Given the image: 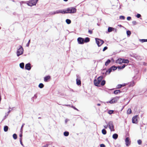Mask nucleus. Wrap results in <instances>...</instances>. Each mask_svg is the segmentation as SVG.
<instances>
[{
    "mask_svg": "<svg viewBox=\"0 0 147 147\" xmlns=\"http://www.w3.org/2000/svg\"><path fill=\"white\" fill-rule=\"evenodd\" d=\"M103 78L102 76H100L98 77L96 79H95L94 81V85L97 86H100V83Z\"/></svg>",
    "mask_w": 147,
    "mask_h": 147,
    "instance_id": "nucleus-1",
    "label": "nucleus"
},
{
    "mask_svg": "<svg viewBox=\"0 0 147 147\" xmlns=\"http://www.w3.org/2000/svg\"><path fill=\"white\" fill-rule=\"evenodd\" d=\"M76 9L73 7L68 8L65 10V13H75L76 12Z\"/></svg>",
    "mask_w": 147,
    "mask_h": 147,
    "instance_id": "nucleus-2",
    "label": "nucleus"
},
{
    "mask_svg": "<svg viewBox=\"0 0 147 147\" xmlns=\"http://www.w3.org/2000/svg\"><path fill=\"white\" fill-rule=\"evenodd\" d=\"M119 97H120L119 96H116L113 97L110 101L107 102L106 103H109L111 104L116 103L119 99Z\"/></svg>",
    "mask_w": 147,
    "mask_h": 147,
    "instance_id": "nucleus-3",
    "label": "nucleus"
},
{
    "mask_svg": "<svg viewBox=\"0 0 147 147\" xmlns=\"http://www.w3.org/2000/svg\"><path fill=\"white\" fill-rule=\"evenodd\" d=\"M23 51L24 50L22 47L21 45L19 46V49H18L17 52V56H19L20 55H22L23 53Z\"/></svg>",
    "mask_w": 147,
    "mask_h": 147,
    "instance_id": "nucleus-4",
    "label": "nucleus"
},
{
    "mask_svg": "<svg viewBox=\"0 0 147 147\" xmlns=\"http://www.w3.org/2000/svg\"><path fill=\"white\" fill-rule=\"evenodd\" d=\"M38 0H31L28 1L27 5L29 6H32L36 5Z\"/></svg>",
    "mask_w": 147,
    "mask_h": 147,
    "instance_id": "nucleus-5",
    "label": "nucleus"
},
{
    "mask_svg": "<svg viewBox=\"0 0 147 147\" xmlns=\"http://www.w3.org/2000/svg\"><path fill=\"white\" fill-rule=\"evenodd\" d=\"M96 42L98 47H100L104 43V41L98 38H95Z\"/></svg>",
    "mask_w": 147,
    "mask_h": 147,
    "instance_id": "nucleus-6",
    "label": "nucleus"
},
{
    "mask_svg": "<svg viewBox=\"0 0 147 147\" xmlns=\"http://www.w3.org/2000/svg\"><path fill=\"white\" fill-rule=\"evenodd\" d=\"M108 125L111 131H114V126L113 124V123L112 121H109V122Z\"/></svg>",
    "mask_w": 147,
    "mask_h": 147,
    "instance_id": "nucleus-7",
    "label": "nucleus"
},
{
    "mask_svg": "<svg viewBox=\"0 0 147 147\" xmlns=\"http://www.w3.org/2000/svg\"><path fill=\"white\" fill-rule=\"evenodd\" d=\"M78 43L80 44H83L84 43V39L81 37H79L77 39Z\"/></svg>",
    "mask_w": 147,
    "mask_h": 147,
    "instance_id": "nucleus-8",
    "label": "nucleus"
},
{
    "mask_svg": "<svg viewBox=\"0 0 147 147\" xmlns=\"http://www.w3.org/2000/svg\"><path fill=\"white\" fill-rule=\"evenodd\" d=\"M112 31H114L115 32H117V29L111 27H109L108 28V31L109 32H110Z\"/></svg>",
    "mask_w": 147,
    "mask_h": 147,
    "instance_id": "nucleus-9",
    "label": "nucleus"
},
{
    "mask_svg": "<svg viewBox=\"0 0 147 147\" xmlns=\"http://www.w3.org/2000/svg\"><path fill=\"white\" fill-rule=\"evenodd\" d=\"M138 116L136 115L132 119V122L133 123H137Z\"/></svg>",
    "mask_w": 147,
    "mask_h": 147,
    "instance_id": "nucleus-10",
    "label": "nucleus"
},
{
    "mask_svg": "<svg viewBox=\"0 0 147 147\" xmlns=\"http://www.w3.org/2000/svg\"><path fill=\"white\" fill-rule=\"evenodd\" d=\"M125 144L126 146H129L130 144V141L129 138H126L125 140Z\"/></svg>",
    "mask_w": 147,
    "mask_h": 147,
    "instance_id": "nucleus-11",
    "label": "nucleus"
},
{
    "mask_svg": "<svg viewBox=\"0 0 147 147\" xmlns=\"http://www.w3.org/2000/svg\"><path fill=\"white\" fill-rule=\"evenodd\" d=\"M76 84L78 85H80L81 84V82L80 78L79 77L77 76V78L76 80Z\"/></svg>",
    "mask_w": 147,
    "mask_h": 147,
    "instance_id": "nucleus-12",
    "label": "nucleus"
},
{
    "mask_svg": "<svg viewBox=\"0 0 147 147\" xmlns=\"http://www.w3.org/2000/svg\"><path fill=\"white\" fill-rule=\"evenodd\" d=\"M64 13V10H58L56 11L55 12L53 13V14H55L56 13Z\"/></svg>",
    "mask_w": 147,
    "mask_h": 147,
    "instance_id": "nucleus-13",
    "label": "nucleus"
},
{
    "mask_svg": "<svg viewBox=\"0 0 147 147\" xmlns=\"http://www.w3.org/2000/svg\"><path fill=\"white\" fill-rule=\"evenodd\" d=\"M25 68L26 69L30 70L31 68L30 63H28L25 65Z\"/></svg>",
    "mask_w": 147,
    "mask_h": 147,
    "instance_id": "nucleus-14",
    "label": "nucleus"
},
{
    "mask_svg": "<svg viewBox=\"0 0 147 147\" xmlns=\"http://www.w3.org/2000/svg\"><path fill=\"white\" fill-rule=\"evenodd\" d=\"M51 79V77L49 76H45L44 78V80L45 82H47Z\"/></svg>",
    "mask_w": 147,
    "mask_h": 147,
    "instance_id": "nucleus-15",
    "label": "nucleus"
},
{
    "mask_svg": "<svg viewBox=\"0 0 147 147\" xmlns=\"http://www.w3.org/2000/svg\"><path fill=\"white\" fill-rule=\"evenodd\" d=\"M123 59H119L117 60L116 61V63H119V64H121L123 63Z\"/></svg>",
    "mask_w": 147,
    "mask_h": 147,
    "instance_id": "nucleus-16",
    "label": "nucleus"
},
{
    "mask_svg": "<svg viewBox=\"0 0 147 147\" xmlns=\"http://www.w3.org/2000/svg\"><path fill=\"white\" fill-rule=\"evenodd\" d=\"M126 84H118L117 86V88H119L122 87H124L126 85Z\"/></svg>",
    "mask_w": 147,
    "mask_h": 147,
    "instance_id": "nucleus-17",
    "label": "nucleus"
},
{
    "mask_svg": "<svg viewBox=\"0 0 147 147\" xmlns=\"http://www.w3.org/2000/svg\"><path fill=\"white\" fill-rule=\"evenodd\" d=\"M118 137V135L116 134H115L113 135L112 137L115 140Z\"/></svg>",
    "mask_w": 147,
    "mask_h": 147,
    "instance_id": "nucleus-18",
    "label": "nucleus"
},
{
    "mask_svg": "<svg viewBox=\"0 0 147 147\" xmlns=\"http://www.w3.org/2000/svg\"><path fill=\"white\" fill-rule=\"evenodd\" d=\"M89 41L90 38L88 37H86L84 39V42H89Z\"/></svg>",
    "mask_w": 147,
    "mask_h": 147,
    "instance_id": "nucleus-19",
    "label": "nucleus"
},
{
    "mask_svg": "<svg viewBox=\"0 0 147 147\" xmlns=\"http://www.w3.org/2000/svg\"><path fill=\"white\" fill-rule=\"evenodd\" d=\"M123 63H129V61L127 59H123Z\"/></svg>",
    "mask_w": 147,
    "mask_h": 147,
    "instance_id": "nucleus-20",
    "label": "nucleus"
},
{
    "mask_svg": "<svg viewBox=\"0 0 147 147\" xmlns=\"http://www.w3.org/2000/svg\"><path fill=\"white\" fill-rule=\"evenodd\" d=\"M24 63H22L20 64V67L22 69H23L24 67Z\"/></svg>",
    "mask_w": 147,
    "mask_h": 147,
    "instance_id": "nucleus-21",
    "label": "nucleus"
},
{
    "mask_svg": "<svg viewBox=\"0 0 147 147\" xmlns=\"http://www.w3.org/2000/svg\"><path fill=\"white\" fill-rule=\"evenodd\" d=\"M8 129V127L7 126H4V130L6 132L7 131Z\"/></svg>",
    "mask_w": 147,
    "mask_h": 147,
    "instance_id": "nucleus-22",
    "label": "nucleus"
},
{
    "mask_svg": "<svg viewBox=\"0 0 147 147\" xmlns=\"http://www.w3.org/2000/svg\"><path fill=\"white\" fill-rule=\"evenodd\" d=\"M120 92L119 90H116L114 91V93L115 94H117L118 93H120Z\"/></svg>",
    "mask_w": 147,
    "mask_h": 147,
    "instance_id": "nucleus-23",
    "label": "nucleus"
},
{
    "mask_svg": "<svg viewBox=\"0 0 147 147\" xmlns=\"http://www.w3.org/2000/svg\"><path fill=\"white\" fill-rule=\"evenodd\" d=\"M102 132L104 135H105L107 133L106 131L104 129H103L102 130Z\"/></svg>",
    "mask_w": 147,
    "mask_h": 147,
    "instance_id": "nucleus-24",
    "label": "nucleus"
},
{
    "mask_svg": "<svg viewBox=\"0 0 147 147\" xmlns=\"http://www.w3.org/2000/svg\"><path fill=\"white\" fill-rule=\"evenodd\" d=\"M66 22L68 24H69L71 23V21L70 20L67 19L66 20Z\"/></svg>",
    "mask_w": 147,
    "mask_h": 147,
    "instance_id": "nucleus-25",
    "label": "nucleus"
},
{
    "mask_svg": "<svg viewBox=\"0 0 147 147\" xmlns=\"http://www.w3.org/2000/svg\"><path fill=\"white\" fill-rule=\"evenodd\" d=\"M111 61L109 59H108L107 61L105 63V65L107 66L108 65L109 63H110Z\"/></svg>",
    "mask_w": 147,
    "mask_h": 147,
    "instance_id": "nucleus-26",
    "label": "nucleus"
},
{
    "mask_svg": "<svg viewBox=\"0 0 147 147\" xmlns=\"http://www.w3.org/2000/svg\"><path fill=\"white\" fill-rule=\"evenodd\" d=\"M111 68L112 70H113V71L116 70L117 69V67H116L114 66L112 67H111Z\"/></svg>",
    "mask_w": 147,
    "mask_h": 147,
    "instance_id": "nucleus-27",
    "label": "nucleus"
},
{
    "mask_svg": "<svg viewBox=\"0 0 147 147\" xmlns=\"http://www.w3.org/2000/svg\"><path fill=\"white\" fill-rule=\"evenodd\" d=\"M44 85L42 83H40L39 84L38 86L40 88H42L44 87Z\"/></svg>",
    "mask_w": 147,
    "mask_h": 147,
    "instance_id": "nucleus-28",
    "label": "nucleus"
},
{
    "mask_svg": "<svg viewBox=\"0 0 147 147\" xmlns=\"http://www.w3.org/2000/svg\"><path fill=\"white\" fill-rule=\"evenodd\" d=\"M105 81L104 80H102V82H101V83H100V85H101V86H103L105 84Z\"/></svg>",
    "mask_w": 147,
    "mask_h": 147,
    "instance_id": "nucleus-29",
    "label": "nucleus"
},
{
    "mask_svg": "<svg viewBox=\"0 0 147 147\" xmlns=\"http://www.w3.org/2000/svg\"><path fill=\"white\" fill-rule=\"evenodd\" d=\"M131 113V110L130 109H128L127 113L128 114H130Z\"/></svg>",
    "mask_w": 147,
    "mask_h": 147,
    "instance_id": "nucleus-30",
    "label": "nucleus"
},
{
    "mask_svg": "<svg viewBox=\"0 0 147 147\" xmlns=\"http://www.w3.org/2000/svg\"><path fill=\"white\" fill-rule=\"evenodd\" d=\"M112 71L111 68H110L107 71V73L109 74Z\"/></svg>",
    "mask_w": 147,
    "mask_h": 147,
    "instance_id": "nucleus-31",
    "label": "nucleus"
},
{
    "mask_svg": "<svg viewBox=\"0 0 147 147\" xmlns=\"http://www.w3.org/2000/svg\"><path fill=\"white\" fill-rule=\"evenodd\" d=\"M25 125V124L24 123H23L22 124V126H21V129H20V132H21V133H22V131H23V127L24 126V125Z\"/></svg>",
    "mask_w": 147,
    "mask_h": 147,
    "instance_id": "nucleus-32",
    "label": "nucleus"
},
{
    "mask_svg": "<svg viewBox=\"0 0 147 147\" xmlns=\"http://www.w3.org/2000/svg\"><path fill=\"white\" fill-rule=\"evenodd\" d=\"M140 41L142 42H147V39H140Z\"/></svg>",
    "mask_w": 147,
    "mask_h": 147,
    "instance_id": "nucleus-33",
    "label": "nucleus"
},
{
    "mask_svg": "<svg viewBox=\"0 0 147 147\" xmlns=\"http://www.w3.org/2000/svg\"><path fill=\"white\" fill-rule=\"evenodd\" d=\"M13 138L14 139H16L17 138V135L16 134H14L13 135Z\"/></svg>",
    "mask_w": 147,
    "mask_h": 147,
    "instance_id": "nucleus-34",
    "label": "nucleus"
},
{
    "mask_svg": "<svg viewBox=\"0 0 147 147\" xmlns=\"http://www.w3.org/2000/svg\"><path fill=\"white\" fill-rule=\"evenodd\" d=\"M131 34V32L130 31L128 30L127 31V34L128 36H129Z\"/></svg>",
    "mask_w": 147,
    "mask_h": 147,
    "instance_id": "nucleus-35",
    "label": "nucleus"
},
{
    "mask_svg": "<svg viewBox=\"0 0 147 147\" xmlns=\"http://www.w3.org/2000/svg\"><path fill=\"white\" fill-rule=\"evenodd\" d=\"M114 112L113 110H109L108 111V113L109 114H112Z\"/></svg>",
    "mask_w": 147,
    "mask_h": 147,
    "instance_id": "nucleus-36",
    "label": "nucleus"
},
{
    "mask_svg": "<svg viewBox=\"0 0 147 147\" xmlns=\"http://www.w3.org/2000/svg\"><path fill=\"white\" fill-rule=\"evenodd\" d=\"M137 142L138 144L140 145L142 143V141L140 140H138Z\"/></svg>",
    "mask_w": 147,
    "mask_h": 147,
    "instance_id": "nucleus-37",
    "label": "nucleus"
},
{
    "mask_svg": "<svg viewBox=\"0 0 147 147\" xmlns=\"http://www.w3.org/2000/svg\"><path fill=\"white\" fill-rule=\"evenodd\" d=\"M119 18L120 19H122L123 20H124L125 19V17L124 16H120L119 17Z\"/></svg>",
    "mask_w": 147,
    "mask_h": 147,
    "instance_id": "nucleus-38",
    "label": "nucleus"
},
{
    "mask_svg": "<svg viewBox=\"0 0 147 147\" xmlns=\"http://www.w3.org/2000/svg\"><path fill=\"white\" fill-rule=\"evenodd\" d=\"M69 134V133L68 131H65V136H67Z\"/></svg>",
    "mask_w": 147,
    "mask_h": 147,
    "instance_id": "nucleus-39",
    "label": "nucleus"
},
{
    "mask_svg": "<svg viewBox=\"0 0 147 147\" xmlns=\"http://www.w3.org/2000/svg\"><path fill=\"white\" fill-rule=\"evenodd\" d=\"M141 16L140 14H138L136 16V17L138 18H140Z\"/></svg>",
    "mask_w": 147,
    "mask_h": 147,
    "instance_id": "nucleus-40",
    "label": "nucleus"
},
{
    "mask_svg": "<svg viewBox=\"0 0 147 147\" xmlns=\"http://www.w3.org/2000/svg\"><path fill=\"white\" fill-rule=\"evenodd\" d=\"M108 48L107 47H105L103 49V51H105L106 49H107Z\"/></svg>",
    "mask_w": 147,
    "mask_h": 147,
    "instance_id": "nucleus-41",
    "label": "nucleus"
},
{
    "mask_svg": "<svg viewBox=\"0 0 147 147\" xmlns=\"http://www.w3.org/2000/svg\"><path fill=\"white\" fill-rule=\"evenodd\" d=\"M30 40H29L28 43L26 45V46L27 47H28L29 46V44H30Z\"/></svg>",
    "mask_w": 147,
    "mask_h": 147,
    "instance_id": "nucleus-42",
    "label": "nucleus"
},
{
    "mask_svg": "<svg viewBox=\"0 0 147 147\" xmlns=\"http://www.w3.org/2000/svg\"><path fill=\"white\" fill-rule=\"evenodd\" d=\"M132 24L135 25H136V24H137V22H136V21H133L132 22Z\"/></svg>",
    "mask_w": 147,
    "mask_h": 147,
    "instance_id": "nucleus-43",
    "label": "nucleus"
},
{
    "mask_svg": "<svg viewBox=\"0 0 147 147\" xmlns=\"http://www.w3.org/2000/svg\"><path fill=\"white\" fill-rule=\"evenodd\" d=\"M20 144H21L22 145H23V143H22V138H20Z\"/></svg>",
    "mask_w": 147,
    "mask_h": 147,
    "instance_id": "nucleus-44",
    "label": "nucleus"
},
{
    "mask_svg": "<svg viewBox=\"0 0 147 147\" xmlns=\"http://www.w3.org/2000/svg\"><path fill=\"white\" fill-rule=\"evenodd\" d=\"M100 147H105V145L103 144H101L100 145Z\"/></svg>",
    "mask_w": 147,
    "mask_h": 147,
    "instance_id": "nucleus-45",
    "label": "nucleus"
},
{
    "mask_svg": "<svg viewBox=\"0 0 147 147\" xmlns=\"http://www.w3.org/2000/svg\"><path fill=\"white\" fill-rule=\"evenodd\" d=\"M131 17H128L127 18V20H130L131 19Z\"/></svg>",
    "mask_w": 147,
    "mask_h": 147,
    "instance_id": "nucleus-46",
    "label": "nucleus"
},
{
    "mask_svg": "<svg viewBox=\"0 0 147 147\" xmlns=\"http://www.w3.org/2000/svg\"><path fill=\"white\" fill-rule=\"evenodd\" d=\"M49 145V144H47L42 146V147H47Z\"/></svg>",
    "mask_w": 147,
    "mask_h": 147,
    "instance_id": "nucleus-47",
    "label": "nucleus"
},
{
    "mask_svg": "<svg viewBox=\"0 0 147 147\" xmlns=\"http://www.w3.org/2000/svg\"><path fill=\"white\" fill-rule=\"evenodd\" d=\"M108 127V125H104V128H105V129H107V127Z\"/></svg>",
    "mask_w": 147,
    "mask_h": 147,
    "instance_id": "nucleus-48",
    "label": "nucleus"
},
{
    "mask_svg": "<svg viewBox=\"0 0 147 147\" xmlns=\"http://www.w3.org/2000/svg\"><path fill=\"white\" fill-rule=\"evenodd\" d=\"M22 133H21V134H20V138H22Z\"/></svg>",
    "mask_w": 147,
    "mask_h": 147,
    "instance_id": "nucleus-49",
    "label": "nucleus"
},
{
    "mask_svg": "<svg viewBox=\"0 0 147 147\" xmlns=\"http://www.w3.org/2000/svg\"><path fill=\"white\" fill-rule=\"evenodd\" d=\"M125 65L124 64L122 66H121L122 68V69H123V68H124L125 67Z\"/></svg>",
    "mask_w": 147,
    "mask_h": 147,
    "instance_id": "nucleus-50",
    "label": "nucleus"
},
{
    "mask_svg": "<svg viewBox=\"0 0 147 147\" xmlns=\"http://www.w3.org/2000/svg\"><path fill=\"white\" fill-rule=\"evenodd\" d=\"M88 32L90 34H92V31L91 30H89L88 31Z\"/></svg>",
    "mask_w": 147,
    "mask_h": 147,
    "instance_id": "nucleus-51",
    "label": "nucleus"
},
{
    "mask_svg": "<svg viewBox=\"0 0 147 147\" xmlns=\"http://www.w3.org/2000/svg\"><path fill=\"white\" fill-rule=\"evenodd\" d=\"M72 107L74 109H75V110H77V111H78V109H77L76 107H74V106H72Z\"/></svg>",
    "mask_w": 147,
    "mask_h": 147,
    "instance_id": "nucleus-52",
    "label": "nucleus"
},
{
    "mask_svg": "<svg viewBox=\"0 0 147 147\" xmlns=\"http://www.w3.org/2000/svg\"><path fill=\"white\" fill-rule=\"evenodd\" d=\"M118 68L119 69H122V67L121 66H119L118 67Z\"/></svg>",
    "mask_w": 147,
    "mask_h": 147,
    "instance_id": "nucleus-53",
    "label": "nucleus"
},
{
    "mask_svg": "<svg viewBox=\"0 0 147 147\" xmlns=\"http://www.w3.org/2000/svg\"><path fill=\"white\" fill-rule=\"evenodd\" d=\"M69 121V120L66 119V120H65V122H67V121Z\"/></svg>",
    "mask_w": 147,
    "mask_h": 147,
    "instance_id": "nucleus-54",
    "label": "nucleus"
},
{
    "mask_svg": "<svg viewBox=\"0 0 147 147\" xmlns=\"http://www.w3.org/2000/svg\"><path fill=\"white\" fill-rule=\"evenodd\" d=\"M97 105L98 106H100V104L99 103H98L97 104Z\"/></svg>",
    "mask_w": 147,
    "mask_h": 147,
    "instance_id": "nucleus-55",
    "label": "nucleus"
},
{
    "mask_svg": "<svg viewBox=\"0 0 147 147\" xmlns=\"http://www.w3.org/2000/svg\"><path fill=\"white\" fill-rule=\"evenodd\" d=\"M68 1V0H65V1Z\"/></svg>",
    "mask_w": 147,
    "mask_h": 147,
    "instance_id": "nucleus-56",
    "label": "nucleus"
},
{
    "mask_svg": "<svg viewBox=\"0 0 147 147\" xmlns=\"http://www.w3.org/2000/svg\"><path fill=\"white\" fill-rule=\"evenodd\" d=\"M118 26H121V25H118Z\"/></svg>",
    "mask_w": 147,
    "mask_h": 147,
    "instance_id": "nucleus-57",
    "label": "nucleus"
},
{
    "mask_svg": "<svg viewBox=\"0 0 147 147\" xmlns=\"http://www.w3.org/2000/svg\"><path fill=\"white\" fill-rule=\"evenodd\" d=\"M63 134L64 135V132L63 133Z\"/></svg>",
    "mask_w": 147,
    "mask_h": 147,
    "instance_id": "nucleus-58",
    "label": "nucleus"
},
{
    "mask_svg": "<svg viewBox=\"0 0 147 147\" xmlns=\"http://www.w3.org/2000/svg\"><path fill=\"white\" fill-rule=\"evenodd\" d=\"M1 27H0V29H1Z\"/></svg>",
    "mask_w": 147,
    "mask_h": 147,
    "instance_id": "nucleus-59",
    "label": "nucleus"
},
{
    "mask_svg": "<svg viewBox=\"0 0 147 147\" xmlns=\"http://www.w3.org/2000/svg\"><path fill=\"white\" fill-rule=\"evenodd\" d=\"M64 1V0H63Z\"/></svg>",
    "mask_w": 147,
    "mask_h": 147,
    "instance_id": "nucleus-60",
    "label": "nucleus"
}]
</instances>
